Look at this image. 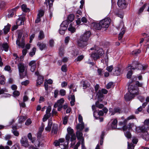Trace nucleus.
Segmentation results:
<instances>
[{
  "instance_id": "nucleus-1",
  "label": "nucleus",
  "mask_w": 149,
  "mask_h": 149,
  "mask_svg": "<svg viewBox=\"0 0 149 149\" xmlns=\"http://www.w3.org/2000/svg\"><path fill=\"white\" fill-rule=\"evenodd\" d=\"M128 92L124 97L126 100H130L139 93V89L136 86H135L134 82L130 84L128 86Z\"/></svg>"
},
{
  "instance_id": "nucleus-2",
  "label": "nucleus",
  "mask_w": 149,
  "mask_h": 149,
  "mask_svg": "<svg viewBox=\"0 0 149 149\" xmlns=\"http://www.w3.org/2000/svg\"><path fill=\"white\" fill-rule=\"evenodd\" d=\"M27 137L31 141V143L34 145L33 146H30L29 148V149H39V148L41 145L40 141L38 140H36L34 138H33L31 134L30 133L28 134Z\"/></svg>"
},
{
  "instance_id": "nucleus-3",
  "label": "nucleus",
  "mask_w": 149,
  "mask_h": 149,
  "mask_svg": "<svg viewBox=\"0 0 149 149\" xmlns=\"http://www.w3.org/2000/svg\"><path fill=\"white\" fill-rule=\"evenodd\" d=\"M67 134L65 136L66 140L69 141L70 139V141H72L76 139V137L72 129L70 127H68L67 129Z\"/></svg>"
},
{
  "instance_id": "nucleus-4",
  "label": "nucleus",
  "mask_w": 149,
  "mask_h": 149,
  "mask_svg": "<svg viewBox=\"0 0 149 149\" xmlns=\"http://www.w3.org/2000/svg\"><path fill=\"white\" fill-rule=\"evenodd\" d=\"M18 68L20 77L22 78H23L26 74V66L23 63H19L18 65Z\"/></svg>"
},
{
  "instance_id": "nucleus-5",
  "label": "nucleus",
  "mask_w": 149,
  "mask_h": 149,
  "mask_svg": "<svg viewBox=\"0 0 149 149\" xmlns=\"http://www.w3.org/2000/svg\"><path fill=\"white\" fill-rule=\"evenodd\" d=\"M97 96L98 98V101L95 102V106L99 109H102L104 107V106L102 104L100 103L99 102H101L102 101L103 99V95L101 93L100 91H99L97 94Z\"/></svg>"
},
{
  "instance_id": "nucleus-6",
  "label": "nucleus",
  "mask_w": 149,
  "mask_h": 149,
  "mask_svg": "<svg viewBox=\"0 0 149 149\" xmlns=\"http://www.w3.org/2000/svg\"><path fill=\"white\" fill-rule=\"evenodd\" d=\"M111 22V19L109 18H106L100 21V23L102 28H108Z\"/></svg>"
},
{
  "instance_id": "nucleus-7",
  "label": "nucleus",
  "mask_w": 149,
  "mask_h": 149,
  "mask_svg": "<svg viewBox=\"0 0 149 149\" xmlns=\"http://www.w3.org/2000/svg\"><path fill=\"white\" fill-rule=\"evenodd\" d=\"M91 33L89 31H88L82 34L80 36V38L81 40H83L84 42H87L91 36Z\"/></svg>"
},
{
  "instance_id": "nucleus-8",
  "label": "nucleus",
  "mask_w": 149,
  "mask_h": 149,
  "mask_svg": "<svg viewBox=\"0 0 149 149\" xmlns=\"http://www.w3.org/2000/svg\"><path fill=\"white\" fill-rule=\"evenodd\" d=\"M20 141L22 145L25 147H29V148L30 146L27 139L26 136H22Z\"/></svg>"
},
{
  "instance_id": "nucleus-9",
  "label": "nucleus",
  "mask_w": 149,
  "mask_h": 149,
  "mask_svg": "<svg viewBox=\"0 0 149 149\" xmlns=\"http://www.w3.org/2000/svg\"><path fill=\"white\" fill-rule=\"evenodd\" d=\"M119 7L123 9L126 8L127 4L125 0H118L117 3Z\"/></svg>"
},
{
  "instance_id": "nucleus-10",
  "label": "nucleus",
  "mask_w": 149,
  "mask_h": 149,
  "mask_svg": "<svg viewBox=\"0 0 149 149\" xmlns=\"http://www.w3.org/2000/svg\"><path fill=\"white\" fill-rule=\"evenodd\" d=\"M132 69H134V68L131 65H129L126 68V70L128 71L127 76V78H130L131 77L132 72Z\"/></svg>"
},
{
  "instance_id": "nucleus-11",
  "label": "nucleus",
  "mask_w": 149,
  "mask_h": 149,
  "mask_svg": "<svg viewBox=\"0 0 149 149\" xmlns=\"http://www.w3.org/2000/svg\"><path fill=\"white\" fill-rule=\"evenodd\" d=\"M76 135L77 138L81 142L84 141V139L83 137V134L81 132V131L78 130L76 132Z\"/></svg>"
},
{
  "instance_id": "nucleus-12",
  "label": "nucleus",
  "mask_w": 149,
  "mask_h": 149,
  "mask_svg": "<svg viewBox=\"0 0 149 149\" xmlns=\"http://www.w3.org/2000/svg\"><path fill=\"white\" fill-rule=\"evenodd\" d=\"M135 130L136 132H145L147 130L149 129V126L147 125H144L143 126H142L139 127L138 128L139 129V131L137 130L138 128H136V127H135Z\"/></svg>"
},
{
  "instance_id": "nucleus-13",
  "label": "nucleus",
  "mask_w": 149,
  "mask_h": 149,
  "mask_svg": "<svg viewBox=\"0 0 149 149\" xmlns=\"http://www.w3.org/2000/svg\"><path fill=\"white\" fill-rule=\"evenodd\" d=\"M87 42H84L83 40H81L80 38L77 41V45L78 46L81 47H84L88 45Z\"/></svg>"
},
{
  "instance_id": "nucleus-14",
  "label": "nucleus",
  "mask_w": 149,
  "mask_h": 149,
  "mask_svg": "<svg viewBox=\"0 0 149 149\" xmlns=\"http://www.w3.org/2000/svg\"><path fill=\"white\" fill-rule=\"evenodd\" d=\"M69 23L68 20L63 21L61 24L60 26L61 29L66 30L67 29Z\"/></svg>"
},
{
  "instance_id": "nucleus-15",
  "label": "nucleus",
  "mask_w": 149,
  "mask_h": 149,
  "mask_svg": "<svg viewBox=\"0 0 149 149\" xmlns=\"http://www.w3.org/2000/svg\"><path fill=\"white\" fill-rule=\"evenodd\" d=\"M19 8V6H17L15 8L12 9L10 10L8 16V17L10 18L12 17L13 15L15 13L16 10L17 9Z\"/></svg>"
},
{
  "instance_id": "nucleus-16",
  "label": "nucleus",
  "mask_w": 149,
  "mask_h": 149,
  "mask_svg": "<svg viewBox=\"0 0 149 149\" xmlns=\"http://www.w3.org/2000/svg\"><path fill=\"white\" fill-rule=\"evenodd\" d=\"M64 141L65 139L64 138L60 139L58 141L56 140L54 142V145L55 146L62 145V143L64 142Z\"/></svg>"
},
{
  "instance_id": "nucleus-17",
  "label": "nucleus",
  "mask_w": 149,
  "mask_h": 149,
  "mask_svg": "<svg viewBox=\"0 0 149 149\" xmlns=\"http://www.w3.org/2000/svg\"><path fill=\"white\" fill-rule=\"evenodd\" d=\"M93 26L94 29L97 30H100L102 28L101 25L100 24V21L99 23H93Z\"/></svg>"
},
{
  "instance_id": "nucleus-18",
  "label": "nucleus",
  "mask_w": 149,
  "mask_h": 149,
  "mask_svg": "<svg viewBox=\"0 0 149 149\" xmlns=\"http://www.w3.org/2000/svg\"><path fill=\"white\" fill-rule=\"evenodd\" d=\"M37 45L39 47L40 49L41 50H42L47 47L46 45L43 42L41 43L40 42H38Z\"/></svg>"
},
{
  "instance_id": "nucleus-19",
  "label": "nucleus",
  "mask_w": 149,
  "mask_h": 149,
  "mask_svg": "<svg viewBox=\"0 0 149 149\" xmlns=\"http://www.w3.org/2000/svg\"><path fill=\"white\" fill-rule=\"evenodd\" d=\"M52 123L51 120H49L48 125L45 128V130L47 131L50 132L52 126Z\"/></svg>"
},
{
  "instance_id": "nucleus-20",
  "label": "nucleus",
  "mask_w": 149,
  "mask_h": 149,
  "mask_svg": "<svg viewBox=\"0 0 149 149\" xmlns=\"http://www.w3.org/2000/svg\"><path fill=\"white\" fill-rule=\"evenodd\" d=\"M81 83L83 85V87L84 89H86L90 86L89 83L87 81H81Z\"/></svg>"
},
{
  "instance_id": "nucleus-21",
  "label": "nucleus",
  "mask_w": 149,
  "mask_h": 149,
  "mask_svg": "<svg viewBox=\"0 0 149 149\" xmlns=\"http://www.w3.org/2000/svg\"><path fill=\"white\" fill-rule=\"evenodd\" d=\"M44 79L43 77L40 76H38V79L37 81V85H40L43 82Z\"/></svg>"
},
{
  "instance_id": "nucleus-22",
  "label": "nucleus",
  "mask_w": 149,
  "mask_h": 149,
  "mask_svg": "<svg viewBox=\"0 0 149 149\" xmlns=\"http://www.w3.org/2000/svg\"><path fill=\"white\" fill-rule=\"evenodd\" d=\"M108 112V109L106 107L104 108L102 110H100L98 113V115L99 116H102L104 113H107Z\"/></svg>"
},
{
  "instance_id": "nucleus-23",
  "label": "nucleus",
  "mask_w": 149,
  "mask_h": 149,
  "mask_svg": "<svg viewBox=\"0 0 149 149\" xmlns=\"http://www.w3.org/2000/svg\"><path fill=\"white\" fill-rule=\"evenodd\" d=\"M78 130L81 131L84 128V123H79L76 126Z\"/></svg>"
},
{
  "instance_id": "nucleus-24",
  "label": "nucleus",
  "mask_w": 149,
  "mask_h": 149,
  "mask_svg": "<svg viewBox=\"0 0 149 149\" xmlns=\"http://www.w3.org/2000/svg\"><path fill=\"white\" fill-rule=\"evenodd\" d=\"M21 7L22 10L24 12H29L30 11L29 9L27 8V6L25 4L22 5Z\"/></svg>"
},
{
  "instance_id": "nucleus-25",
  "label": "nucleus",
  "mask_w": 149,
  "mask_h": 149,
  "mask_svg": "<svg viewBox=\"0 0 149 149\" xmlns=\"http://www.w3.org/2000/svg\"><path fill=\"white\" fill-rule=\"evenodd\" d=\"M19 40H17L16 41V44L18 45L19 48L21 47L23 48L24 47L25 43H24V41H23L21 43H20Z\"/></svg>"
},
{
  "instance_id": "nucleus-26",
  "label": "nucleus",
  "mask_w": 149,
  "mask_h": 149,
  "mask_svg": "<svg viewBox=\"0 0 149 149\" xmlns=\"http://www.w3.org/2000/svg\"><path fill=\"white\" fill-rule=\"evenodd\" d=\"M68 30L70 31L72 33H74L76 30L75 28L73 26L72 24H71L69 26L68 29Z\"/></svg>"
},
{
  "instance_id": "nucleus-27",
  "label": "nucleus",
  "mask_w": 149,
  "mask_h": 149,
  "mask_svg": "<svg viewBox=\"0 0 149 149\" xmlns=\"http://www.w3.org/2000/svg\"><path fill=\"white\" fill-rule=\"evenodd\" d=\"M143 138L146 141H148L149 140V134L146 132L143 133Z\"/></svg>"
},
{
  "instance_id": "nucleus-28",
  "label": "nucleus",
  "mask_w": 149,
  "mask_h": 149,
  "mask_svg": "<svg viewBox=\"0 0 149 149\" xmlns=\"http://www.w3.org/2000/svg\"><path fill=\"white\" fill-rule=\"evenodd\" d=\"M58 130L57 125L55 124H54L53 125L52 133L54 134H56Z\"/></svg>"
},
{
  "instance_id": "nucleus-29",
  "label": "nucleus",
  "mask_w": 149,
  "mask_h": 149,
  "mask_svg": "<svg viewBox=\"0 0 149 149\" xmlns=\"http://www.w3.org/2000/svg\"><path fill=\"white\" fill-rule=\"evenodd\" d=\"M51 107L50 106H48L47 107V110H46V114L45 115L50 116L51 115L50 112L51 111Z\"/></svg>"
},
{
  "instance_id": "nucleus-30",
  "label": "nucleus",
  "mask_w": 149,
  "mask_h": 149,
  "mask_svg": "<svg viewBox=\"0 0 149 149\" xmlns=\"http://www.w3.org/2000/svg\"><path fill=\"white\" fill-rule=\"evenodd\" d=\"M45 37V35L43 31H40L39 32V35L38 36V39L39 40L42 39Z\"/></svg>"
},
{
  "instance_id": "nucleus-31",
  "label": "nucleus",
  "mask_w": 149,
  "mask_h": 149,
  "mask_svg": "<svg viewBox=\"0 0 149 149\" xmlns=\"http://www.w3.org/2000/svg\"><path fill=\"white\" fill-rule=\"evenodd\" d=\"M13 130H12V131L14 135L16 136H18L19 135V133L16 130V126L13 127Z\"/></svg>"
},
{
  "instance_id": "nucleus-32",
  "label": "nucleus",
  "mask_w": 149,
  "mask_h": 149,
  "mask_svg": "<svg viewBox=\"0 0 149 149\" xmlns=\"http://www.w3.org/2000/svg\"><path fill=\"white\" fill-rule=\"evenodd\" d=\"M147 67V65H143L141 64H139L138 65L137 68L141 70H145Z\"/></svg>"
},
{
  "instance_id": "nucleus-33",
  "label": "nucleus",
  "mask_w": 149,
  "mask_h": 149,
  "mask_svg": "<svg viewBox=\"0 0 149 149\" xmlns=\"http://www.w3.org/2000/svg\"><path fill=\"white\" fill-rule=\"evenodd\" d=\"M10 25L9 24L5 26L3 29L4 33L5 34H6L9 31L10 27Z\"/></svg>"
},
{
  "instance_id": "nucleus-34",
  "label": "nucleus",
  "mask_w": 149,
  "mask_h": 149,
  "mask_svg": "<svg viewBox=\"0 0 149 149\" xmlns=\"http://www.w3.org/2000/svg\"><path fill=\"white\" fill-rule=\"evenodd\" d=\"M117 120L116 119H114L111 125V127L113 128H116L117 127Z\"/></svg>"
},
{
  "instance_id": "nucleus-35",
  "label": "nucleus",
  "mask_w": 149,
  "mask_h": 149,
  "mask_svg": "<svg viewBox=\"0 0 149 149\" xmlns=\"http://www.w3.org/2000/svg\"><path fill=\"white\" fill-rule=\"evenodd\" d=\"M135 118V117L134 115H131L129 117H128L127 118L125 119L124 120V123H126L127 122L128 120H130L134 119Z\"/></svg>"
},
{
  "instance_id": "nucleus-36",
  "label": "nucleus",
  "mask_w": 149,
  "mask_h": 149,
  "mask_svg": "<svg viewBox=\"0 0 149 149\" xmlns=\"http://www.w3.org/2000/svg\"><path fill=\"white\" fill-rule=\"evenodd\" d=\"M91 56L93 58L94 60H95L99 58L100 56L96 52V53H92L91 55Z\"/></svg>"
},
{
  "instance_id": "nucleus-37",
  "label": "nucleus",
  "mask_w": 149,
  "mask_h": 149,
  "mask_svg": "<svg viewBox=\"0 0 149 149\" xmlns=\"http://www.w3.org/2000/svg\"><path fill=\"white\" fill-rule=\"evenodd\" d=\"M16 24L18 25H20L23 24H24V21L21 18L18 19L16 22Z\"/></svg>"
},
{
  "instance_id": "nucleus-38",
  "label": "nucleus",
  "mask_w": 149,
  "mask_h": 149,
  "mask_svg": "<svg viewBox=\"0 0 149 149\" xmlns=\"http://www.w3.org/2000/svg\"><path fill=\"white\" fill-rule=\"evenodd\" d=\"M2 47L5 51L7 52L8 51V46L7 43H3L2 45Z\"/></svg>"
},
{
  "instance_id": "nucleus-39",
  "label": "nucleus",
  "mask_w": 149,
  "mask_h": 149,
  "mask_svg": "<svg viewBox=\"0 0 149 149\" xmlns=\"http://www.w3.org/2000/svg\"><path fill=\"white\" fill-rule=\"evenodd\" d=\"M71 101L70 103L71 106H73L75 102V98L74 95H71Z\"/></svg>"
},
{
  "instance_id": "nucleus-40",
  "label": "nucleus",
  "mask_w": 149,
  "mask_h": 149,
  "mask_svg": "<svg viewBox=\"0 0 149 149\" xmlns=\"http://www.w3.org/2000/svg\"><path fill=\"white\" fill-rule=\"evenodd\" d=\"M97 53L100 56L102 55L104 53V51L102 49H99L97 50Z\"/></svg>"
},
{
  "instance_id": "nucleus-41",
  "label": "nucleus",
  "mask_w": 149,
  "mask_h": 149,
  "mask_svg": "<svg viewBox=\"0 0 149 149\" xmlns=\"http://www.w3.org/2000/svg\"><path fill=\"white\" fill-rule=\"evenodd\" d=\"M69 141H67V143H64V145H63V147L61 146L60 147L62 149H69L68 148V145L69 143Z\"/></svg>"
},
{
  "instance_id": "nucleus-42",
  "label": "nucleus",
  "mask_w": 149,
  "mask_h": 149,
  "mask_svg": "<svg viewBox=\"0 0 149 149\" xmlns=\"http://www.w3.org/2000/svg\"><path fill=\"white\" fill-rule=\"evenodd\" d=\"M74 17L73 15L70 14L68 17V20L70 22H72L74 19Z\"/></svg>"
},
{
  "instance_id": "nucleus-43",
  "label": "nucleus",
  "mask_w": 149,
  "mask_h": 149,
  "mask_svg": "<svg viewBox=\"0 0 149 149\" xmlns=\"http://www.w3.org/2000/svg\"><path fill=\"white\" fill-rule=\"evenodd\" d=\"M27 50L26 49H24L22 51V55L20 57V58L22 60L24 57V56L26 55L27 53Z\"/></svg>"
},
{
  "instance_id": "nucleus-44",
  "label": "nucleus",
  "mask_w": 149,
  "mask_h": 149,
  "mask_svg": "<svg viewBox=\"0 0 149 149\" xmlns=\"http://www.w3.org/2000/svg\"><path fill=\"white\" fill-rule=\"evenodd\" d=\"M0 83L1 84H3L5 83V79L4 78V76L3 75H1L0 77Z\"/></svg>"
},
{
  "instance_id": "nucleus-45",
  "label": "nucleus",
  "mask_w": 149,
  "mask_h": 149,
  "mask_svg": "<svg viewBox=\"0 0 149 149\" xmlns=\"http://www.w3.org/2000/svg\"><path fill=\"white\" fill-rule=\"evenodd\" d=\"M57 107H58V111H60L61 110L63 106L61 105L58 104L57 103H55L54 105V108H56Z\"/></svg>"
},
{
  "instance_id": "nucleus-46",
  "label": "nucleus",
  "mask_w": 149,
  "mask_h": 149,
  "mask_svg": "<svg viewBox=\"0 0 149 149\" xmlns=\"http://www.w3.org/2000/svg\"><path fill=\"white\" fill-rule=\"evenodd\" d=\"M26 120L25 117L24 116H20L18 119L19 122L21 123L24 121Z\"/></svg>"
},
{
  "instance_id": "nucleus-47",
  "label": "nucleus",
  "mask_w": 149,
  "mask_h": 149,
  "mask_svg": "<svg viewBox=\"0 0 149 149\" xmlns=\"http://www.w3.org/2000/svg\"><path fill=\"white\" fill-rule=\"evenodd\" d=\"M36 50V48L35 47L33 48L32 51L29 53L30 56H33L35 54Z\"/></svg>"
},
{
  "instance_id": "nucleus-48",
  "label": "nucleus",
  "mask_w": 149,
  "mask_h": 149,
  "mask_svg": "<svg viewBox=\"0 0 149 149\" xmlns=\"http://www.w3.org/2000/svg\"><path fill=\"white\" fill-rule=\"evenodd\" d=\"M125 136L128 138H130L131 137V134L129 131L124 132Z\"/></svg>"
},
{
  "instance_id": "nucleus-49",
  "label": "nucleus",
  "mask_w": 149,
  "mask_h": 149,
  "mask_svg": "<svg viewBox=\"0 0 149 149\" xmlns=\"http://www.w3.org/2000/svg\"><path fill=\"white\" fill-rule=\"evenodd\" d=\"M36 61H32L29 63V66H36Z\"/></svg>"
},
{
  "instance_id": "nucleus-50",
  "label": "nucleus",
  "mask_w": 149,
  "mask_h": 149,
  "mask_svg": "<svg viewBox=\"0 0 149 149\" xmlns=\"http://www.w3.org/2000/svg\"><path fill=\"white\" fill-rule=\"evenodd\" d=\"M64 101V100L63 98H61L58 100L56 103H57L58 105H61L62 106V104L63 103Z\"/></svg>"
},
{
  "instance_id": "nucleus-51",
  "label": "nucleus",
  "mask_w": 149,
  "mask_h": 149,
  "mask_svg": "<svg viewBox=\"0 0 149 149\" xmlns=\"http://www.w3.org/2000/svg\"><path fill=\"white\" fill-rule=\"evenodd\" d=\"M122 130L124 132H126L127 130L129 131L130 130L129 128V126H128V125L127 126L125 125L123 126Z\"/></svg>"
},
{
  "instance_id": "nucleus-52",
  "label": "nucleus",
  "mask_w": 149,
  "mask_h": 149,
  "mask_svg": "<svg viewBox=\"0 0 149 149\" xmlns=\"http://www.w3.org/2000/svg\"><path fill=\"white\" fill-rule=\"evenodd\" d=\"M141 50L139 49H137L133 51L132 52V54L136 55L139 54Z\"/></svg>"
},
{
  "instance_id": "nucleus-53",
  "label": "nucleus",
  "mask_w": 149,
  "mask_h": 149,
  "mask_svg": "<svg viewBox=\"0 0 149 149\" xmlns=\"http://www.w3.org/2000/svg\"><path fill=\"white\" fill-rule=\"evenodd\" d=\"M44 11L42 10H40L39 11V13L37 15L40 16V17H41L44 15Z\"/></svg>"
},
{
  "instance_id": "nucleus-54",
  "label": "nucleus",
  "mask_w": 149,
  "mask_h": 149,
  "mask_svg": "<svg viewBox=\"0 0 149 149\" xmlns=\"http://www.w3.org/2000/svg\"><path fill=\"white\" fill-rule=\"evenodd\" d=\"M44 123H42L41 127L39 129V133H41L43 130L44 129Z\"/></svg>"
},
{
  "instance_id": "nucleus-55",
  "label": "nucleus",
  "mask_w": 149,
  "mask_h": 149,
  "mask_svg": "<svg viewBox=\"0 0 149 149\" xmlns=\"http://www.w3.org/2000/svg\"><path fill=\"white\" fill-rule=\"evenodd\" d=\"M146 5V4H145L141 7L140 8V9H139V13H140L143 11Z\"/></svg>"
},
{
  "instance_id": "nucleus-56",
  "label": "nucleus",
  "mask_w": 149,
  "mask_h": 149,
  "mask_svg": "<svg viewBox=\"0 0 149 149\" xmlns=\"http://www.w3.org/2000/svg\"><path fill=\"white\" fill-rule=\"evenodd\" d=\"M120 74V71L119 70V69L118 68H117L116 69L115 72L114 73V75H118Z\"/></svg>"
},
{
  "instance_id": "nucleus-57",
  "label": "nucleus",
  "mask_w": 149,
  "mask_h": 149,
  "mask_svg": "<svg viewBox=\"0 0 149 149\" xmlns=\"http://www.w3.org/2000/svg\"><path fill=\"white\" fill-rule=\"evenodd\" d=\"M49 44L50 47H52L54 46V41L53 40H50L49 41Z\"/></svg>"
},
{
  "instance_id": "nucleus-58",
  "label": "nucleus",
  "mask_w": 149,
  "mask_h": 149,
  "mask_svg": "<svg viewBox=\"0 0 149 149\" xmlns=\"http://www.w3.org/2000/svg\"><path fill=\"white\" fill-rule=\"evenodd\" d=\"M109 111L111 115H114L116 113V112L114 111V109H112L111 108L109 109Z\"/></svg>"
},
{
  "instance_id": "nucleus-59",
  "label": "nucleus",
  "mask_w": 149,
  "mask_h": 149,
  "mask_svg": "<svg viewBox=\"0 0 149 149\" xmlns=\"http://www.w3.org/2000/svg\"><path fill=\"white\" fill-rule=\"evenodd\" d=\"M128 149H134V146L132 144H129L128 142Z\"/></svg>"
},
{
  "instance_id": "nucleus-60",
  "label": "nucleus",
  "mask_w": 149,
  "mask_h": 149,
  "mask_svg": "<svg viewBox=\"0 0 149 149\" xmlns=\"http://www.w3.org/2000/svg\"><path fill=\"white\" fill-rule=\"evenodd\" d=\"M84 58V56L83 55H81L78 57L75 60V61H80L81 60Z\"/></svg>"
},
{
  "instance_id": "nucleus-61",
  "label": "nucleus",
  "mask_w": 149,
  "mask_h": 149,
  "mask_svg": "<svg viewBox=\"0 0 149 149\" xmlns=\"http://www.w3.org/2000/svg\"><path fill=\"white\" fill-rule=\"evenodd\" d=\"M61 70L63 72H66L67 71V66L66 65H63L61 68Z\"/></svg>"
},
{
  "instance_id": "nucleus-62",
  "label": "nucleus",
  "mask_w": 149,
  "mask_h": 149,
  "mask_svg": "<svg viewBox=\"0 0 149 149\" xmlns=\"http://www.w3.org/2000/svg\"><path fill=\"white\" fill-rule=\"evenodd\" d=\"M59 93L62 96H64L66 94L65 90L64 89H61L60 90Z\"/></svg>"
},
{
  "instance_id": "nucleus-63",
  "label": "nucleus",
  "mask_w": 149,
  "mask_h": 149,
  "mask_svg": "<svg viewBox=\"0 0 149 149\" xmlns=\"http://www.w3.org/2000/svg\"><path fill=\"white\" fill-rule=\"evenodd\" d=\"M113 69V67L112 65H111L109 67H108L107 68V70L109 72H111L112 71Z\"/></svg>"
},
{
  "instance_id": "nucleus-64",
  "label": "nucleus",
  "mask_w": 149,
  "mask_h": 149,
  "mask_svg": "<svg viewBox=\"0 0 149 149\" xmlns=\"http://www.w3.org/2000/svg\"><path fill=\"white\" fill-rule=\"evenodd\" d=\"M4 69L6 71H9L10 72H12V70L10 69V68L9 66H6L4 68Z\"/></svg>"
}]
</instances>
